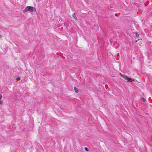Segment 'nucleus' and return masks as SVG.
<instances>
[{
  "instance_id": "f257e3e1",
  "label": "nucleus",
  "mask_w": 152,
  "mask_h": 152,
  "mask_svg": "<svg viewBox=\"0 0 152 152\" xmlns=\"http://www.w3.org/2000/svg\"><path fill=\"white\" fill-rule=\"evenodd\" d=\"M28 11L30 12L36 11V10L35 8L33 7L27 6L23 10V12L24 13H25Z\"/></svg>"
},
{
  "instance_id": "f03ea898",
  "label": "nucleus",
  "mask_w": 152,
  "mask_h": 152,
  "mask_svg": "<svg viewBox=\"0 0 152 152\" xmlns=\"http://www.w3.org/2000/svg\"><path fill=\"white\" fill-rule=\"evenodd\" d=\"M122 77L126 80H127L128 81L132 82V81L131 78H129L127 76H126L125 75H123L122 76Z\"/></svg>"
},
{
  "instance_id": "0eeeda50",
  "label": "nucleus",
  "mask_w": 152,
  "mask_h": 152,
  "mask_svg": "<svg viewBox=\"0 0 152 152\" xmlns=\"http://www.w3.org/2000/svg\"><path fill=\"white\" fill-rule=\"evenodd\" d=\"M142 99L143 102H145L146 101L145 99L143 98H142Z\"/></svg>"
},
{
  "instance_id": "423d86ee",
  "label": "nucleus",
  "mask_w": 152,
  "mask_h": 152,
  "mask_svg": "<svg viewBox=\"0 0 152 152\" xmlns=\"http://www.w3.org/2000/svg\"><path fill=\"white\" fill-rule=\"evenodd\" d=\"M84 149L85 150H86L87 151H88V149L87 147H85Z\"/></svg>"
},
{
  "instance_id": "39448f33",
  "label": "nucleus",
  "mask_w": 152,
  "mask_h": 152,
  "mask_svg": "<svg viewBox=\"0 0 152 152\" xmlns=\"http://www.w3.org/2000/svg\"><path fill=\"white\" fill-rule=\"evenodd\" d=\"M135 35L137 38H138L139 37V34L137 33V32H135Z\"/></svg>"
},
{
  "instance_id": "9d476101",
  "label": "nucleus",
  "mask_w": 152,
  "mask_h": 152,
  "mask_svg": "<svg viewBox=\"0 0 152 152\" xmlns=\"http://www.w3.org/2000/svg\"><path fill=\"white\" fill-rule=\"evenodd\" d=\"M115 15L116 16H117L118 15V14L117 13H115Z\"/></svg>"
},
{
  "instance_id": "20e7f679",
  "label": "nucleus",
  "mask_w": 152,
  "mask_h": 152,
  "mask_svg": "<svg viewBox=\"0 0 152 152\" xmlns=\"http://www.w3.org/2000/svg\"><path fill=\"white\" fill-rule=\"evenodd\" d=\"M75 91L76 93H78L79 92V90L78 88H76L75 87L74 88Z\"/></svg>"
},
{
  "instance_id": "6e6552de",
  "label": "nucleus",
  "mask_w": 152,
  "mask_h": 152,
  "mask_svg": "<svg viewBox=\"0 0 152 152\" xmlns=\"http://www.w3.org/2000/svg\"><path fill=\"white\" fill-rule=\"evenodd\" d=\"M20 78L19 77H17L16 79V80H20Z\"/></svg>"
},
{
  "instance_id": "9b49d317",
  "label": "nucleus",
  "mask_w": 152,
  "mask_h": 152,
  "mask_svg": "<svg viewBox=\"0 0 152 152\" xmlns=\"http://www.w3.org/2000/svg\"><path fill=\"white\" fill-rule=\"evenodd\" d=\"M2 102L1 101H0V104H1L2 103Z\"/></svg>"
},
{
  "instance_id": "1a4fd4ad",
  "label": "nucleus",
  "mask_w": 152,
  "mask_h": 152,
  "mask_svg": "<svg viewBox=\"0 0 152 152\" xmlns=\"http://www.w3.org/2000/svg\"><path fill=\"white\" fill-rule=\"evenodd\" d=\"M2 95L0 94V100L1 99V98H2Z\"/></svg>"
},
{
  "instance_id": "7ed1b4c3",
  "label": "nucleus",
  "mask_w": 152,
  "mask_h": 152,
  "mask_svg": "<svg viewBox=\"0 0 152 152\" xmlns=\"http://www.w3.org/2000/svg\"><path fill=\"white\" fill-rule=\"evenodd\" d=\"M72 16L73 17V18L75 19V20H77V19L76 17V15H75V13H73V14H72Z\"/></svg>"
}]
</instances>
